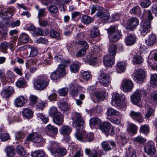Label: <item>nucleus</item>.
Masks as SVG:
<instances>
[{
  "mask_svg": "<svg viewBox=\"0 0 157 157\" xmlns=\"http://www.w3.org/2000/svg\"><path fill=\"white\" fill-rule=\"evenodd\" d=\"M136 39V38L135 35H129L125 37L124 42L126 45L131 46L134 44L135 43Z\"/></svg>",
  "mask_w": 157,
  "mask_h": 157,
  "instance_id": "obj_21",
  "label": "nucleus"
},
{
  "mask_svg": "<svg viewBox=\"0 0 157 157\" xmlns=\"http://www.w3.org/2000/svg\"><path fill=\"white\" fill-rule=\"evenodd\" d=\"M156 36L155 35L151 34L149 35L148 39L146 40L145 43L148 46H151L154 44L156 40Z\"/></svg>",
  "mask_w": 157,
  "mask_h": 157,
  "instance_id": "obj_27",
  "label": "nucleus"
},
{
  "mask_svg": "<svg viewBox=\"0 0 157 157\" xmlns=\"http://www.w3.org/2000/svg\"><path fill=\"white\" fill-rule=\"evenodd\" d=\"M101 9L102 8L100 7L96 13V15L99 18H102L104 20H108L110 17L109 13H104Z\"/></svg>",
  "mask_w": 157,
  "mask_h": 157,
  "instance_id": "obj_24",
  "label": "nucleus"
},
{
  "mask_svg": "<svg viewBox=\"0 0 157 157\" xmlns=\"http://www.w3.org/2000/svg\"><path fill=\"white\" fill-rule=\"evenodd\" d=\"M33 112L28 108L24 109L22 112V116L27 119H30L33 117Z\"/></svg>",
  "mask_w": 157,
  "mask_h": 157,
  "instance_id": "obj_29",
  "label": "nucleus"
},
{
  "mask_svg": "<svg viewBox=\"0 0 157 157\" xmlns=\"http://www.w3.org/2000/svg\"><path fill=\"white\" fill-rule=\"evenodd\" d=\"M72 157H80L83 154L82 151L81 149L78 147L77 145L73 147L71 150Z\"/></svg>",
  "mask_w": 157,
  "mask_h": 157,
  "instance_id": "obj_20",
  "label": "nucleus"
},
{
  "mask_svg": "<svg viewBox=\"0 0 157 157\" xmlns=\"http://www.w3.org/2000/svg\"><path fill=\"white\" fill-rule=\"evenodd\" d=\"M27 101V97L23 96H20L15 99L14 104L16 107H21L23 106Z\"/></svg>",
  "mask_w": 157,
  "mask_h": 157,
  "instance_id": "obj_11",
  "label": "nucleus"
},
{
  "mask_svg": "<svg viewBox=\"0 0 157 157\" xmlns=\"http://www.w3.org/2000/svg\"><path fill=\"white\" fill-rule=\"evenodd\" d=\"M47 12L46 11L44 8H42L39 10L37 17L40 18L45 17L47 14Z\"/></svg>",
  "mask_w": 157,
  "mask_h": 157,
  "instance_id": "obj_53",
  "label": "nucleus"
},
{
  "mask_svg": "<svg viewBox=\"0 0 157 157\" xmlns=\"http://www.w3.org/2000/svg\"><path fill=\"white\" fill-rule=\"evenodd\" d=\"M59 145V143L53 141H50L48 147V149L52 154H55L57 152Z\"/></svg>",
  "mask_w": 157,
  "mask_h": 157,
  "instance_id": "obj_19",
  "label": "nucleus"
},
{
  "mask_svg": "<svg viewBox=\"0 0 157 157\" xmlns=\"http://www.w3.org/2000/svg\"><path fill=\"white\" fill-rule=\"evenodd\" d=\"M152 141H148L144 146V152L148 155H155L156 150Z\"/></svg>",
  "mask_w": 157,
  "mask_h": 157,
  "instance_id": "obj_8",
  "label": "nucleus"
},
{
  "mask_svg": "<svg viewBox=\"0 0 157 157\" xmlns=\"http://www.w3.org/2000/svg\"><path fill=\"white\" fill-rule=\"evenodd\" d=\"M46 155L45 152L42 150H36L31 154L32 157H43Z\"/></svg>",
  "mask_w": 157,
  "mask_h": 157,
  "instance_id": "obj_33",
  "label": "nucleus"
},
{
  "mask_svg": "<svg viewBox=\"0 0 157 157\" xmlns=\"http://www.w3.org/2000/svg\"><path fill=\"white\" fill-rule=\"evenodd\" d=\"M14 92V89L12 86H8L3 89L1 92V94L3 97L7 98L10 96Z\"/></svg>",
  "mask_w": 157,
  "mask_h": 157,
  "instance_id": "obj_18",
  "label": "nucleus"
},
{
  "mask_svg": "<svg viewBox=\"0 0 157 157\" xmlns=\"http://www.w3.org/2000/svg\"><path fill=\"white\" fill-rule=\"evenodd\" d=\"M122 87L124 90L125 92H129L131 91L133 87L132 82L129 80L126 79L122 82Z\"/></svg>",
  "mask_w": 157,
  "mask_h": 157,
  "instance_id": "obj_17",
  "label": "nucleus"
},
{
  "mask_svg": "<svg viewBox=\"0 0 157 157\" xmlns=\"http://www.w3.org/2000/svg\"><path fill=\"white\" fill-rule=\"evenodd\" d=\"M150 128L148 125L144 124L142 125L140 127L139 131L140 133L145 135H147L149 132Z\"/></svg>",
  "mask_w": 157,
  "mask_h": 157,
  "instance_id": "obj_36",
  "label": "nucleus"
},
{
  "mask_svg": "<svg viewBox=\"0 0 157 157\" xmlns=\"http://www.w3.org/2000/svg\"><path fill=\"white\" fill-rule=\"evenodd\" d=\"M26 140L28 141H31L37 143H39L42 140L41 136L37 133L29 134L26 137Z\"/></svg>",
  "mask_w": 157,
  "mask_h": 157,
  "instance_id": "obj_12",
  "label": "nucleus"
},
{
  "mask_svg": "<svg viewBox=\"0 0 157 157\" xmlns=\"http://www.w3.org/2000/svg\"><path fill=\"white\" fill-rule=\"evenodd\" d=\"M53 122L59 125L63 124V118L61 113H58V114L53 117Z\"/></svg>",
  "mask_w": 157,
  "mask_h": 157,
  "instance_id": "obj_23",
  "label": "nucleus"
},
{
  "mask_svg": "<svg viewBox=\"0 0 157 157\" xmlns=\"http://www.w3.org/2000/svg\"><path fill=\"white\" fill-rule=\"evenodd\" d=\"M127 142L126 137L124 135H121L120 136L119 141L118 144L120 147L124 145Z\"/></svg>",
  "mask_w": 157,
  "mask_h": 157,
  "instance_id": "obj_50",
  "label": "nucleus"
},
{
  "mask_svg": "<svg viewBox=\"0 0 157 157\" xmlns=\"http://www.w3.org/2000/svg\"><path fill=\"white\" fill-rule=\"evenodd\" d=\"M72 131L71 128L68 125H64L59 129V132L61 134L64 136L67 137L65 139L66 142H68L70 140V137L69 136Z\"/></svg>",
  "mask_w": 157,
  "mask_h": 157,
  "instance_id": "obj_9",
  "label": "nucleus"
},
{
  "mask_svg": "<svg viewBox=\"0 0 157 157\" xmlns=\"http://www.w3.org/2000/svg\"><path fill=\"white\" fill-rule=\"evenodd\" d=\"M8 48V43L6 42H1L0 44V49L2 52H6V50Z\"/></svg>",
  "mask_w": 157,
  "mask_h": 157,
  "instance_id": "obj_51",
  "label": "nucleus"
},
{
  "mask_svg": "<svg viewBox=\"0 0 157 157\" xmlns=\"http://www.w3.org/2000/svg\"><path fill=\"white\" fill-rule=\"evenodd\" d=\"M101 122V120L98 118L93 117L90 120V126L92 125H96L99 124Z\"/></svg>",
  "mask_w": 157,
  "mask_h": 157,
  "instance_id": "obj_49",
  "label": "nucleus"
},
{
  "mask_svg": "<svg viewBox=\"0 0 157 157\" xmlns=\"http://www.w3.org/2000/svg\"><path fill=\"white\" fill-rule=\"evenodd\" d=\"M77 43L78 45H82L83 47V48L87 49L89 48L88 44L86 41L78 40L77 41Z\"/></svg>",
  "mask_w": 157,
  "mask_h": 157,
  "instance_id": "obj_55",
  "label": "nucleus"
},
{
  "mask_svg": "<svg viewBox=\"0 0 157 157\" xmlns=\"http://www.w3.org/2000/svg\"><path fill=\"white\" fill-rule=\"evenodd\" d=\"M110 125V123L108 122H104L100 125L99 128L102 132H107L111 128Z\"/></svg>",
  "mask_w": 157,
  "mask_h": 157,
  "instance_id": "obj_26",
  "label": "nucleus"
},
{
  "mask_svg": "<svg viewBox=\"0 0 157 157\" xmlns=\"http://www.w3.org/2000/svg\"><path fill=\"white\" fill-rule=\"evenodd\" d=\"M68 89L67 87L63 88L59 90V95L60 96H65L67 94Z\"/></svg>",
  "mask_w": 157,
  "mask_h": 157,
  "instance_id": "obj_64",
  "label": "nucleus"
},
{
  "mask_svg": "<svg viewBox=\"0 0 157 157\" xmlns=\"http://www.w3.org/2000/svg\"><path fill=\"white\" fill-rule=\"evenodd\" d=\"M132 60L134 64L141 63L143 61L142 58L140 56H136L134 57Z\"/></svg>",
  "mask_w": 157,
  "mask_h": 157,
  "instance_id": "obj_54",
  "label": "nucleus"
},
{
  "mask_svg": "<svg viewBox=\"0 0 157 157\" xmlns=\"http://www.w3.org/2000/svg\"><path fill=\"white\" fill-rule=\"evenodd\" d=\"M49 79L48 76L45 75L38 77L34 83L35 88L38 90H42L45 89L48 85Z\"/></svg>",
  "mask_w": 157,
  "mask_h": 157,
  "instance_id": "obj_4",
  "label": "nucleus"
},
{
  "mask_svg": "<svg viewBox=\"0 0 157 157\" xmlns=\"http://www.w3.org/2000/svg\"><path fill=\"white\" fill-rule=\"evenodd\" d=\"M147 13L148 19H146L142 21L140 23V27L139 29L140 34L143 36L146 35L150 31L151 28V20L153 18L150 10H148L147 11Z\"/></svg>",
  "mask_w": 157,
  "mask_h": 157,
  "instance_id": "obj_2",
  "label": "nucleus"
},
{
  "mask_svg": "<svg viewBox=\"0 0 157 157\" xmlns=\"http://www.w3.org/2000/svg\"><path fill=\"white\" fill-rule=\"evenodd\" d=\"M100 8L99 6L97 5H91L90 7V8L91 10V15L94 14L97 10H98Z\"/></svg>",
  "mask_w": 157,
  "mask_h": 157,
  "instance_id": "obj_60",
  "label": "nucleus"
},
{
  "mask_svg": "<svg viewBox=\"0 0 157 157\" xmlns=\"http://www.w3.org/2000/svg\"><path fill=\"white\" fill-rule=\"evenodd\" d=\"M16 85L19 88H24L26 85V81L23 78H19L16 82Z\"/></svg>",
  "mask_w": 157,
  "mask_h": 157,
  "instance_id": "obj_40",
  "label": "nucleus"
},
{
  "mask_svg": "<svg viewBox=\"0 0 157 157\" xmlns=\"http://www.w3.org/2000/svg\"><path fill=\"white\" fill-rule=\"evenodd\" d=\"M53 58L50 53L47 54L44 56V63L45 64L50 65Z\"/></svg>",
  "mask_w": 157,
  "mask_h": 157,
  "instance_id": "obj_37",
  "label": "nucleus"
},
{
  "mask_svg": "<svg viewBox=\"0 0 157 157\" xmlns=\"http://www.w3.org/2000/svg\"><path fill=\"white\" fill-rule=\"evenodd\" d=\"M106 114L107 117H111L114 116H119L120 113L117 110H115L112 108L109 107L107 109Z\"/></svg>",
  "mask_w": 157,
  "mask_h": 157,
  "instance_id": "obj_31",
  "label": "nucleus"
},
{
  "mask_svg": "<svg viewBox=\"0 0 157 157\" xmlns=\"http://www.w3.org/2000/svg\"><path fill=\"white\" fill-rule=\"evenodd\" d=\"M7 78L10 80L11 82H13L15 79V76L13 73L10 71H8L7 73Z\"/></svg>",
  "mask_w": 157,
  "mask_h": 157,
  "instance_id": "obj_59",
  "label": "nucleus"
},
{
  "mask_svg": "<svg viewBox=\"0 0 157 157\" xmlns=\"http://www.w3.org/2000/svg\"><path fill=\"white\" fill-rule=\"evenodd\" d=\"M0 11L2 13L0 15L1 17L3 18L4 19H9L12 17V14L9 12H6L5 13H3L2 11V10L1 7L0 6Z\"/></svg>",
  "mask_w": 157,
  "mask_h": 157,
  "instance_id": "obj_46",
  "label": "nucleus"
},
{
  "mask_svg": "<svg viewBox=\"0 0 157 157\" xmlns=\"http://www.w3.org/2000/svg\"><path fill=\"white\" fill-rule=\"evenodd\" d=\"M94 21L93 18L87 15H83L81 20L82 22L85 24H89Z\"/></svg>",
  "mask_w": 157,
  "mask_h": 157,
  "instance_id": "obj_38",
  "label": "nucleus"
},
{
  "mask_svg": "<svg viewBox=\"0 0 157 157\" xmlns=\"http://www.w3.org/2000/svg\"><path fill=\"white\" fill-rule=\"evenodd\" d=\"M99 34V32L97 28H94L91 32L90 35L92 38H94L98 36Z\"/></svg>",
  "mask_w": 157,
  "mask_h": 157,
  "instance_id": "obj_58",
  "label": "nucleus"
},
{
  "mask_svg": "<svg viewBox=\"0 0 157 157\" xmlns=\"http://www.w3.org/2000/svg\"><path fill=\"white\" fill-rule=\"evenodd\" d=\"M151 4L149 0H144L140 3V6L142 8H146L149 7Z\"/></svg>",
  "mask_w": 157,
  "mask_h": 157,
  "instance_id": "obj_61",
  "label": "nucleus"
},
{
  "mask_svg": "<svg viewBox=\"0 0 157 157\" xmlns=\"http://www.w3.org/2000/svg\"><path fill=\"white\" fill-rule=\"evenodd\" d=\"M132 76L133 79L136 82L143 81L145 76V72L142 69H138L133 74Z\"/></svg>",
  "mask_w": 157,
  "mask_h": 157,
  "instance_id": "obj_10",
  "label": "nucleus"
},
{
  "mask_svg": "<svg viewBox=\"0 0 157 157\" xmlns=\"http://www.w3.org/2000/svg\"><path fill=\"white\" fill-rule=\"evenodd\" d=\"M49 12L52 13H56L58 11V7L55 5H51L48 7Z\"/></svg>",
  "mask_w": 157,
  "mask_h": 157,
  "instance_id": "obj_57",
  "label": "nucleus"
},
{
  "mask_svg": "<svg viewBox=\"0 0 157 157\" xmlns=\"http://www.w3.org/2000/svg\"><path fill=\"white\" fill-rule=\"evenodd\" d=\"M46 128L48 131L52 135H55L57 134L58 128L54 125L49 124L47 126Z\"/></svg>",
  "mask_w": 157,
  "mask_h": 157,
  "instance_id": "obj_32",
  "label": "nucleus"
},
{
  "mask_svg": "<svg viewBox=\"0 0 157 157\" xmlns=\"http://www.w3.org/2000/svg\"><path fill=\"white\" fill-rule=\"evenodd\" d=\"M142 95L140 91L137 90L131 96L132 102L135 105H137L140 101Z\"/></svg>",
  "mask_w": 157,
  "mask_h": 157,
  "instance_id": "obj_15",
  "label": "nucleus"
},
{
  "mask_svg": "<svg viewBox=\"0 0 157 157\" xmlns=\"http://www.w3.org/2000/svg\"><path fill=\"white\" fill-rule=\"evenodd\" d=\"M19 39L21 42L24 44L28 43L29 40V36L25 33H22L20 34Z\"/></svg>",
  "mask_w": 157,
  "mask_h": 157,
  "instance_id": "obj_35",
  "label": "nucleus"
},
{
  "mask_svg": "<svg viewBox=\"0 0 157 157\" xmlns=\"http://www.w3.org/2000/svg\"><path fill=\"white\" fill-rule=\"evenodd\" d=\"M98 79L100 83L103 86H108L110 83V77L107 74L104 73L100 74L98 76Z\"/></svg>",
  "mask_w": 157,
  "mask_h": 157,
  "instance_id": "obj_7",
  "label": "nucleus"
},
{
  "mask_svg": "<svg viewBox=\"0 0 157 157\" xmlns=\"http://www.w3.org/2000/svg\"><path fill=\"white\" fill-rule=\"evenodd\" d=\"M117 49L116 44H110L109 49L110 55H105L104 57L103 61L105 65L110 66L114 64L115 56L116 53Z\"/></svg>",
  "mask_w": 157,
  "mask_h": 157,
  "instance_id": "obj_3",
  "label": "nucleus"
},
{
  "mask_svg": "<svg viewBox=\"0 0 157 157\" xmlns=\"http://www.w3.org/2000/svg\"><path fill=\"white\" fill-rule=\"evenodd\" d=\"M86 49L84 48H81L77 52L76 56L77 57H81L84 56L86 54Z\"/></svg>",
  "mask_w": 157,
  "mask_h": 157,
  "instance_id": "obj_63",
  "label": "nucleus"
},
{
  "mask_svg": "<svg viewBox=\"0 0 157 157\" xmlns=\"http://www.w3.org/2000/svg\"><path fill=\"white\" fill-rule=\"evenodd\" d=\"M29 100L31 104H35L37 101L38 98L35 95H31L29 97Z\"/></svg>",
  "mask_w": 157,
  "mask_h": 157,
  "instance_id": "obj_62",
  "label": "nucleus"
},
{
  "mask_svg": "<svg viewBox=\"0 0 157 157\" xmlns=\"http://www.w3.org/2000/svg\"><path fill=\"white\" fill-rule=\"evenodd\" d=\"M58 113H60L59 112L56 107H52L50 108L49 110V114L51 117H53L57 114Z\"/></svg>",
  "mask_w": 157,
  "mask_h": 157,
  "instance_id": "obj_42",
  "label": "nucleus"
},
{
  "mask_svg": "<svg viewBox=\"0 0 157 157\" xmlns=\"http://www.w3.org/2000/svg\"><path fill=\"white\" fill-rule=\"evenodd\" d=\"M65 75V66L63 65L60 64L59 65L58 68L51 73L50 78L53 80H56L59 78L61 75L64 76Z\"/></svg>",
  "mask_w": 157,
  "mask_h": 157,
  "instance_id": "obj_6",
  "label": "nucleus"
},
{
  "mask_svg": "<svg viewBox=\"0 0 157 157\" xmlns=\"http://www.w3.org/2000/svg\"><path fill=\"white\" fill-rule=\"evenodd\" d=\"M50 35L51 38L59 39L60 35L59 33L54 30L52 29L50 30Z\"/></svg>",
  "mask_w": 157,
  "mask_h": 157,
  "instance_id": "obj_43",
  "label": "nucleus"
},
{
  "mask_svg": "<svg viewBox=\"0 0 157 157\" xmlns=\"http://www.w3.org/2000/svg\"><path fill=\"white\" fill-rule=\"evenodd\" d=\"M126 65L124 62H121L118 63L116 65V70L119 73L124 71L126 69Z\"/></svg>",
  "mask_w": 157,
  "mask_h": 157,
  "instance_id": "obj_30",
  "label": "nucleus"
},
{
  "mask_svg": "<svg viewBox=\"0 0 157 157\" xmlns=\"http://www.w3.org/2000/svg\"><path fill=\"white\" fill-rule=\"evenodd\" d=\"M109 34V37L110 42H115L119 40L121 35L120 32L116 30L114 26H111L107 29Z\"/></svg>",
  "mask_w": 157,
  "mask_h": 157,
  "instance_id": "obj_5",
  "label": "nucleus"
},
{
  "mask_svg": "<svg viewBox=\"0 0 157 157\" xmlns=\"http://www.w3.org/2000/svg\"><path fill=\"white\" fill-rule=\"evenodd\" d=\"M74 121L72 126L76 128L77 131L75 135L76 138L79 140L84 142H90L94 140V134L92 133H90L86 135H82V133L85 134V131L84 128L85 122L82 118L80 113H75L73 114V117L72 118Z\"/></svg>",
  "mask_w": 157,
  "mask_h": 157,
  "instance_id": "obj_1",
  "label": "nucleus"
},
{
  "mask_svg": "<svg viewBox=\"0 0 157 157\" xmlns=\"http://www.w3.org/2000/svg\"><path fill=\"white\" fill-rule=\"evenodd\" d=\"M14 147L13 146H8L6 147L5 151L7 156L9 157H14L15 153Z\"/></svg>",
  "mask_w": 157,
  "mask_h": 157,
  "instance_id": "obj_28",
  "label": "nucleus"
},
{
  "mask_svg": "<svg viewBox=\"0 0 157 157\" xmlns=\"http://www.w3.org/2000/svg\"><path fill=\"white\" fill-rule=\"evenodd\" d=\"M37 116L41 120L44 124H46L48 121V117L44 115L42 113L37 114Z\"/></svg>",
  "mask_w": 157,
  "mask_h": 157,
  "instance_id": "obj_48",
  "label": "nucleus"
},
{
  "mask_svg": "<svg viewBox=\"0 0 157 157\" xmlns=\"http://www.w3.org/2000/svg\"><path fill=\"white\" fill-rule=\"evenodd\" d=\"M59 107L61 110L63 112L67 114L70 111L69 106L64 102H59Z\"/></svg>",
  "mask_w": 157,
  "mask_h": 157,
  "instance_id": "obj_25",
  "label": "nucleus"
},
{
  "mask_svg": "<svg viewBox=\"0 0 157 157\" xmlns=\"http://www.w3.org/2000/svg\"><path fill=\"white\" fill-rule=\"evenodd\" d=\"M139 23V20L137 18L135 17H132L128 20L127 29L133 30L138 25Z\"/></svg>",
  "mask_w": 157,
  "mask_h": 157,
  "instance_id": "obj_13",
  "label": "nucleus"
},
{
  "mask_svg": "<svg viewBox=\"0 0 157 157\" xmlns=\"http://www.w3.org/2000/svg\"><path fill=\"white\" fill-rule=\"evenodd\" d=\"M57 152L56 153L58 154L59 155L62 157H63L67 153V150L66 149L62 147L59 146Z\"/></svg>",
  "mask_w": 157,
  "mask_h": 157,
  "instance_id": "obj_44",
  "label": "nucleus"
},
{
  "mask_svg": "<svg viewBox=\"0 0 157 157\" xmlns=\"http://www.w3.org/2000/svg\"><path fill=\"white\" fill-rule=\"evenodd\" d=\"M128 129L132 133L135 134L137 132L138 126L133 123H129L128 125Z\"/></svg>",
  "mask_w": 157,
  "mask_h": 157,
  "instance_id": "obj_34",
  "label": "nucleus"
},
{
  "mask_svg": "<svg viewBox=\"0 0 157 157\" xmlns=\"http://www.w3.org/2000/svg\"><path fill=\"white\" fill-rule=\"evenodd\" d=\"M147 140L143 137L138 136L133 139V141L139 144H143L146 142Z\"/></svg>",
  "mask_w": 157,
  "mask_h": 157,
  "instance_id": "obj_52",
  "label": "nucleus"
},
{
  "mask_svg": "<svg viewBox=\"0 0 157 157\" xmlns=\"http://www.w3.org/2000/svg\"><path fill=\"white\" fill-rule=\"evenodd\" d=\"M150 82L153 86L157 85V74H154L151 76Z\"/></svg>",
  "mask_w": 157,
  "mask_h": 157,
  "instance_id": "obj_56",
  "label": "nucleus"
},
{
  "mask_svg": "<svg viewBox=\"0 0 157 157\" xmlns=\"http://www.w3.org/2000/svg\"><path fill=\"white\" fill-rule=\"evenodd\" d=\"M85 152L89 157H101V155H103L102 153H101L100 155H98L96 150L93 149L91 150L88 148L85 149Z\"/></svg>",
  "mask_w": 157,
  "mask_h": 157,
  "instance_id": "obj_22",
  "label": "nucleus"
},
{
  "mask_svg": "<svg viewBox=\"0 0 157 157\" xmlns=\"http://www.w3.org/2000/svg\"><path fill=\"white\" fill-rule=\"evenodd\" d=\"M141 12L140 8L139 6L134 7L130 11V13L131 14H137L139 16L140 15Z\"/></svg>",
  "mask_w": 157,
  "mask_h": 157,
  "instance_id": "obj_39",
  "label": "nucleus"
},
{
  "mask_svg": "<svg viewBox=\"0 0 157 157\" xmlns=\"http://www.w3.org/2000/svg\"><path fill=\"white\" fill-rule=\"evenodd\" d=\"M130 115L133 120L139 123H142L144 121L143 116L140 112H136L131 110L130 113Z\"/></svg>",
  "mask_w": 157,
  "mask_h": 157,
  "instance_id": "obj_14",
  "label": "nucleus"
},
{
  "mask_svg": "<svg viewBox=\"0 0 157 157\" xmlns=\"http://www.w3.org/2000/svg\"><path fill=\"white\" fill-rule=\"evenodd\" d=\"M54 59L56 62H60L65 64L68 62V61L63 59V56L61 55L55 56Z\"/></svg>",
  "mask_w": 157,
  "mask_h": 157,
  "instance_id": "obj_47",
  "label": "nucleus"
},
{
  "mask_svg": "<svg viewBox=\"0 0 157 157\" xmlns=\"http://www.w3.org/2000/svg\"><path fill=\"white\" fill-rule=\"evenodd\" d=\"M16 151L18 155L23 156L26 154V151L23 147L21 145H19L16 147Z\"/></svg>",
  "mask_w": 157,
  "mask_h": 157,
  "instance_id": "obj_41",
  "label": "nucleus"
},
{
  "mask_svg": "<svg viewBox=\"0 0 157 157\" xmlns=\"http://www.w3.org/2000/svg\"><path fill=\"white\" fill-rule=\"evenodd\" d=\"M30 52L29 56L31 57H34L37 55L38 52L37 48L33 46H31L30 48Z\"/></svg>",
  "mask_w": 157,
  "mask_h": 157,
  "instance_id": "obj_45",
  "label": "nucleus"
},
{
  "mask_svg": "<svg viewBox=\"0 0 157 157\" xmlns=\"http://www.w3.org/2000/svg\"><path fill=\"white\" fill-rule=\"evenodd\" d=\"M112 104L114 106H120L122 104L121 96L119 93L113 92L112 94Z\"/></svg>",
  "mask_w": 157,
  "mask_h": 157,
  "instance_id": "obj_16",
  "label": "nucleus"
}]
</instances>
